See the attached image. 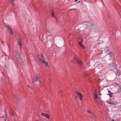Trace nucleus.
<instances>
[{
	"instance_id": "obj_13",
	"label": "nucleus",
	"mask_w": 121,
	"mask_h": 121,
	"mask_svg": "<svg viewBox=\"0 0 121 121\" xmlns=\"http://www.w3.org/2000/svg\"><path fill=\"white\" fill-rule=\"evenodd\" d=\"M116 75H118V76L121 75V74H120V73L119 72H118L116 73Z\"/></svg>"
},
{
	"instance_id": "obj_32",
	"label": "nucleus",
	"mask_w": 121,
	"mask_h": 121,
	"mask_svg": "<svg viewBox=\"0 0 121 121\" xmlns=\"http://www.w3.org/2000/svg\"><path fill=\"white\" fill-rule=\"evenodd\" d=\"M115 57H114V60H115Z\"/></svg>"
},
{
	"instance_id": "obj_20",
	"label": "nucleus",
	"mask_w": 121,
	"mask_h": 121,
	"mask_svg": "<svg viewBox=\"0 0 121 121\" xmlns=\"http://www.w3.org/2000/svg\"><path fill=\"white\" fill-rule=\"evenodd\" d=\"M82 42L81 41H80L79 42V44L80 45L81 44H82Z\"/></svg>"
},
{
	"instance_id": "obj_6",
	"label": "nucleus",
	"mask_w": 121,
	"mask_h": 121,
	"mask_svg": "<svg viewBox=\"0 0 121 121\" xmlns=\"http://www.w3.org/2000/svg\"><path fill=\"white\" fill-rule=\"evenodd\" d=\"M86 23V25L89 27V28L91 27L92 26V24L91 23L88 22H85Z\"/></svg>"
},
{
	"instance_id": "obj_25",
	"label": "nucleus",
	"mask_w": 121,
	"mask_h": 121,
	"mask_svg": "<svg viewBox=\"0 0 121 121\" xmlns=\"http://www.w3.org/2000/svg\"><path fill=\"white\" fill-rule=\"evenodd\" d=\"M10 0V1L11 2H12L13 1V0Z\"/></svg>"
},
{
	"instance_id": "obj_4",
	"label": "nucleus",
	"mask_w": 121,
	"mask_h": 121,
	"mask_svg": "<svg viewBox=\"0 0 121 121\" xmlns=\"http://www.w3.org/2000/svg\"><path fill=\"white\" fill-rule=\"evenodd\" d=\"M38 58L39 60L41 61V62H44V58L43 55L42 54H41L40 55L38 56Z\"/></svg>"
},
{
	"instance_id": "obj_7",
	"label": "nucleus",
	"mask_w": 121,
	"mask_h": 121,
	"mask_svg": "<svg viewBox=\"0 0 121 121\" xmlns=\"http://www.w3.org/2000/svg\"><path fill=\"white\" fill-rule=\"evenodd\" d=\"M17 42L18 44L20 46V48H21V46L22 45V43H21L22 40L20 38H19L17 39Z\"/></svg>"
},
{
	"instance_id": "obj_31",
	"label": "nucleus",
	"mask_w": 121,
	"mask_h": 121,
	"mask_svg": "<svg viewBox=\"0 0 121 121\" xmlns=\"http://www.w3.org/2000/svg\"><path fill=\"white\" fill-rule=\"evenodd\" d=\"M6 121V119H5V120L4 121Z\"/></svg>"
},
{
	"instance_id": "obj_21",
	"label": "nucleus",
	"mask_w": 121,
	"mask_h": 121,
	"mask_svg": "<svg viewBox=\"0 0 121 121\" xmlns=\"http://www.w3.org/2000/svg\"><path fill=\"white\" fill-rule=\"evenodd\" d=\"M88 112L90 114L91 113V112L89 110L88 111Z\"/></svg>"
},
{
	"instance_id": "obj_26",
	"label": "nucleus",
	"mask_w": 121,
	"mask_h": 121,
	"mask_svg": "<svg viewBox=\"0 0 121 121\" xmlns=\"http://www.w3.org/2000/svg\"><path fill=\"white\" fill-rule=\"evenodd\" d=\"M112 60V58H111V59H109V60Z\"/></svg>"
},
{
	"instance_id": "obj_23",
	"label": "nucleus",
	"mask_w": 121,
	"mask_h": 121,
	"mask_svg": "<svg viewBox=\"0 0 121 121\" xmlns=\"http://www.w3.org/2000/svg\"><path fill=\"white\" fill-rule=\"evenodd\" d=\"M80 46H81L82 47H83V46L81 44L79 45Z\"/></svg>"
},
{
	"instance_id": "obj_3",
	"label": "nucleus",
	"mask_w": 121,
	"mask_h": 121,
	"mask_svg": "<svg viewBox=\"0 0 121 121\" xmlns=\"http://www.w3.org/2000/svg\"><path fill=\"white\" fill-rule=\"evenodd\" d=\"M13 98H14V101L15 103L17 104H19L20 103V101L17 98V96L15 95L13 96Z\"/></svg>"
},
{
	"instance_id": "obj_14",
	"label": "nucleus",
	"mask_w": 121,
	"mask_h": 121,
	"mask_svg": "<svg viewBox=\"0 0 121 121\" xmlns=\"http://www.w3.org/2000/svg\"><path fill=\"white\" fill-rule=\"evenodd\" d=\"M107 103L108 104H114V105L115 104H114L113 103H111V102H109V101L107 102Z\"/></svg>"
},
{
	"instance_id": "obj_1",
	"label": "nucleus",
	"mask_w": 121,
	"mask_h": 121,
	"mask_svg": "<svg viewBox=\"0 0 121 121\" xmlns=\"http://www.w3.org/2000/svg\"><path fill=\"white\" fill-rule=\"evenodd\" d=\"M15 57L19 64L21 65H23L24 63V62L19 53H17L15 55Z\"/></svg>"
},
{
	"instance_id": "obj_24",
	"label": "nucleus",
	"mask_w": 121,
	"mask_h": 121,
	"mask_svg": "<svg viewBox=\"0 0 121 121\" xmlns=\"http://www.w3.org/2000/svg\"><path fill=\"white\" fill-rule=\"evenodd\" d=\"M12 116H13L14 115V113H13L12 112Z\"/></svg>"
},
{
	"instance_id": "obj_28",
	"label": "nucleus",
	"mask_w": 121,
	"mask_h": 121,
	"mask_svg": "<svg viewBox=\"0 0 121 121\" xmlns=\"http://www.w3.org/2000/svg\"><path fill=\"white\" fill-rule=\"evenodd\" d=\"M62 91H61V90H60V93H62Z\"/></svg>"
},
{
	"instance_id": "obj_9",
	"label": "nucleus",
	"mask_w": 121,
	"mask_h": 121,
	"mask_svg": "<svg viewBox=\"0 0 121 121\" xmlns=\"http://www.w3.org/2000/svg\"><path fill=\"white\" fill-rule=\"evenodd\" d=\"M76 93L77 95H79L80 97L79 99L80 100H82V95L77 91H76Z\"/></svg>"
},
{
	"instance_id": "obj_30",
	"label": "nucleus",
	"mask_w": 121,
	"mask_h": 121,
	"mask_svg": "<svg viewBox=\"0 0 121 121\" xmlns=\"http://www.w3.org/2000/svg\"><path fill=\"white\" fill-rule=\"evenodd\" d=\"M77 0H75L74 1V2H76V1Z\"/></svg>"
},
{
	"instance_id": "obj_22",
	"label": "nucleus",
	"mask_w": 121,
	"mask_h": 121,
	"mask_svg": "<svg viewBox=\"0 0 121 121\" xmlns=\"http://www.w3.org/2000/svg\"><path fill=\"white\" fill-rule=\"evenodd\" d=\"M108 92L110 94V93H111V92L110 91H109V90H108Z\"/></svg>"
},
{
	"instance_id": "obj_29",
	"label": "nucleus",
	"mask_w": 121,
	"mask_h": 121,
	"mask_svg": "<svg viewBox=\"0 0 121 121\" xmlns=\"http://www.w3.org/2000/svg\"><path fill=\"white\" fill-rule=\"evenodd\" d=\"M112 121H114V119H112Z\"/></svg>"
},
{
	"instance_id": "obj_5",
	"label": "nucleus",
	"mask_w": 121,
	"mask_h": 121,
	"mask_svg": "<svg viewBox=\"0 0 121 121\" xmlns=\"http://www.w3.org/2000/svg\"><path fill=\"white\" fill-rule=\"evenodd\" d=\"M7 30L9 34L12 35L13 34V32L11 30L10 27L9 26H7Z\"/></svg>"
},
{
	"instance_id": "obj_2",
	"label": "nucleus",
	"mask_w": 121,
	"mask_h": 121,
	"mask_svg": "<svg viewBox=\"0 0 121 121\" xmlns=\"http://www.w3.org/2000/svg\"><path fill=\"white\" fill-rule=\"evenodd\" d=\"M39 75H38L36 77L34 81L35 83H38L39 85H40L41 84V81L39 79Z\"/></svg>"
},
{
	"instance_id": "obj_15",
	"label": "nucleus",
	"mask_w": 121,
	"mask_h": 121,
	"mask_svg": "<svg viewBox=\"0 0 121 121\" xmlns=\"http://www.w3.org/2000/svg\"><path fill=\"white\" fill-rule=\"evenodd\" d=\"M42 63H44L45 64V66H46L47 65V63L45 62V60H44V62H42Z\"/></svg>"
},
{
	"instance_id": "obj_11",
	"label": "nucleus",
	"mask_w": 121,
	"mask_h": 121,
	"mask_svg": "<svg viewBox=\"0 0 121 121\" xmlns=\"http://www.w3.org/2000/svg\"><path fill=\"white\" fill-rule=\"evenodd\" d=\"M96 90H95V93L94 94V95L95 96V99H97L98 98V97L97 95V93L96 92Z\"/></svg>"
},
{
	"instance_id": "obj_18",
	"label": "nucleus",
	"mask_w": 121,
	"mask_h": 121,
	"mask_svg": "<svg viewBox=\"0 0 121 121\" xmlns=\"http://www.w3.org/2000/svg\"><path fill=\"white\" fill-rule=\"evenodd\" d=\"M12 4V6H13L14 5V3L13 2V1L12 2H11Z\"/></svg>"
},
{
	"instance_id": "obj_19",
	"label": "nucleus",
	"mask_w": 121,
	"mask_h": 121,
	"mask_svg": "<svg viewBox=\"0 0 121 121\" xmlns=\"http://www.w3.org/2000/svg\"><path fill=\"white\" fill-rule=\"evenodd\" d=\"M108 47H105V49H107V50H108V51H109V49H108Z\"/></svg>"
},
{
	"instance_id": "obj_33",
	"label": "nucleus",
	"mask_w": 121,
	"mask_h": 121,
	"mask_svg": "<svg viewBox=\"0 0 121 121\" xmlns=\"http://www.w3.org/2000/svg\"><path fill=\"white\" fill-rule=\"evenodd\" d=\"M85 1H86V0H84Z\"/></svg>"
},
{
	"instance_id": "obj_17",
	"label": "nucleus",
	"mask_w": 121,
	"mask_h": 121,
	"mask_svg": "<svg viewBox=\"0 0 121 121\" xmlns=\"http://www.w3.org/2000/svg\"><path fill=\"white\" fill-rule=\"evenodd\" d=\"M52 16L53 17H54V12H53V10L52 11Z\"/></svg>"
},
{
	"instance_id": "obj_16",
	"label": "nucleus",
	"mask_w": 121,
	"mask_h": 121,
	"mask_svg": "<svg viewBox=\"0 0 121 121\" xmlns=\"http://www.w3.org/2000/svg\"><path fill=\"white\" fill-rule=\"evenodd\" d=\"M112 93H110V94H108V95L109 96L110 98H111L112 97Z\"/></svg>"
},
{
	"instance_id": "obj_12",
	"label": "nucleus",
	"mask_w": 121,
	"mask_h": 121,
	"mask_svg": "<svg viewBox=\"0 0 121 121\" xmlns=\"http://www.w3.org/2000/svg\"><path fill=\"white\" fill-rule=\"evenodd\" d=\"M108 55L109 56L111 57H114V56L113 53L112 52H110Z\"/></svg>"
},
{
	"instance_id": "obj_8",
	"label": "nucleus",
	"mask_w": 121,
	"mask_h": 121,
	"mask_svg": "<svg viewBox=\"0 0 121 121\" xmlns=\"http://www.w3.org/2000/svg\"><path fill=\"white\" fill-rule=\"evenodd\" d=\"M76 60L80 66L82 65V61L79 59L77 58Z\"/></svg>"
},
{
	"instance_id": "obj_10",
	"label": "nucleus",
	"mask_w": 121,
	"mask_h": 121,
	"mask_svg": "<svg viewBox=\"0 0 121 121\" xmlns=\"http://www.w3.org/2000/svg\"><path fill=\"white\" fill-rule=\"evenodd\" d=\"M41 115L48 119L50 118V116L48 114L46 113H41Z\"/></svg>"
},
{
	"instance_id": "obj_27",
	"label": "nucleus",
	"mask_w": 121,
	"mask_h": 121,
	"mask_svg": "<svg viewBox=\"0 0 121 121\" xmlns=\"http://www.w3.org/2000/svg\"><path fill=\"white\" fill-rule=\"evenodd\" d=\"M82 47L83 48H85V47L84 46H83V47Z\"/></svg>"
}]
</instances>
